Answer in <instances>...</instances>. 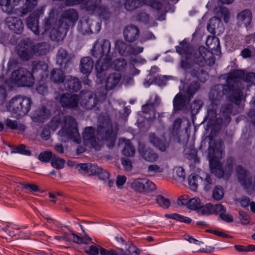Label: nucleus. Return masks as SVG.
<instances>
[{"mask_svg": "<svg viewBox=\"0 0 255 255\" xmlns=\"http://www.w3.org/2000/svg\"><path fill=\"white\" fill-rule=\"evenodd\" d=\"M199 88L200 84L199 82L196 81L191 83L186 91L188 97L189 98H192L195 93L199 90Z\"/></svg>", "mask_w": 255, "mask_h": 255, "instance_id": "8fccbe9b", "label": "nucleus"}, {"mask_svg": "<svg viewBox=\"0 0 255 255\" xmlns=\"http://www.w3.org/2000/svg\"><path fill=\"white\" fill-rule=\"evenodd\" d=\"M79 97V94L66 93L61 95L57 100L63 108L79 111L80 110Z\"/></svg>", "mask_w": 255, "mask_h": 255, "instance_id": "4468645a", "label": "nucleus"}, {"mask_svg": "<svg viewBox=\"0 0 255 255\" xmlns=\"http://www.w3.org/2000/svg\"><path fill=\"white\" fill-rule=\"evenodd\" d=\"M18 0H17V1ZM22 3L23 5L18 9V12H16L17 14L20 16L25 15L30 12L37 4V0H19Z\"/></svg>", "mask_w": 255, "mask_h": 255, "instance_id": "a878e982", "label": "nucleus"}, {"mask_svg": "<svg viewBox=\"0 0 255 255\" xmlns=\"http://www.w3.org/2000/svg\"><path fill=\"white\" fill-rule=\"evenodd\" d=\"M5 23L8 28L15 33L20 34L23 31V23L18 17L9 16L5 19Z\"/></svg>", "mask_w": 255, "mask_h": 255, "instance_id": "a211bd4d", "label": "nucleus"}, {"mask_svg": "<svg viewBox=\"0 0 255 255\" xmlns=\"http://www.w3.org/2000/svg\"><path fill=\"white\" fill-rule=\"evenodd\" d=\"M186 46H179L176 47V51L183 55L185 56V60H182L181 62V67L187 70L191 67L189 62L190 60H193L198 65L203 66L205 65L212 66L215 63L214 54L208 49L204 46L199 47L198 51L193 54L189 53L185 49Z\"/></svg>", "mask_w": 255, "mask_h": 255, "instance_id": "7ed1b4c3", "label": "nucleus"}, {"mask_svg": "<svg viewBox=\"0 0 255 255\" xmlns=\"http://www.w3.org/2000/svg\"><path fill=\"white\" fill-rule=\"evenodd\" d=\"M149 139L150 142L161 151H164L168 146V144L164 141L161 140L153 133L149 134Z\"/></svg>", "mask_w": 255, "mask_h": 255, "instance_id": "72a5a7b5", "label": "nucleus"}, {"mask_svg": "<svg viewBox=\"0 0 255 255\" xmlns=\"http://www.w3.org/2000/svg\"><path fill=\"white\" fill-rule=\"evenodd\" d=\"M10 80L12 83L18 87H31L34 82L32 73L22 68L12 72Z\"/></svg>", "mask_w": 255, "mask_h": 255, "instance_id": "9d476101", "label": "nucleus"}, {"mask_svg": "<svg viewBox=\"0 0 255 255\" xmlns=\"http://www.w3.org/2000/svg\"><path fill=\"white\" fill-rule=\"evenodd\" d=\"M24 47L18 50L17 53L19 57L23 60H28L34 55L32 50L31 40L26 38L23 41Z\"/></svg>", "mask_w": 255, "mask_h": 255, "instance_id": "412c9836", "label": "nucleus"}, {"mask_svg": "<svg viewBox=\"0 0 255 255\" xmlns=\"http://www.w3.org/2000/svg\"><path fill=\"white\" fill-rule=\"evenodd\" d=\"M174 172L175 175L178 177L182 181H184L185 177V172L183 168L181 167H176L174 169Z\"/></svg>", "mask_w": 255, "mask_h": 255, "instance_id": "680f3d73", "label": "nucleus"}, {"mask_svg": "<svg viewBox=\"0 0 255 255\" xmlns=\"http://www.w3.org/2000/svg\"><path fill=\"white\" fill-rule=\"evenodd\" d=\"M201 177H203L202 180V185L203 189L205 191H208L211 189L214 184V180L211 177V176L208 173L203 174Z\"/></svg>", "mask_w": 255, "mask_h": 255, "instance_id": "37998d69", "label": "nucleus"}, {"mask_svg": "<svg viewBox=\"0 0 255 255\" xmlns=\"http://www.w3.org/2000/svg\"><path fill=\"white\" fill-rule=\"evenodd\" d=\"M65 88L71 92H77L81 88V84L79 79L72 76H67L64 82Z\"/></svg>", "mask_w": 255, "mask_h": 255, "instance_id": "5701e85b", "label": "nucleus"}, {"mask_svg": "<svg viewBox=\"0 0 255 255\" xmlns=\"http://www.w3.org/2000/svg\"><path fill=\"white\" fill-rule=\"evenodd\" d=\"M121 250H107L99 245H92L86 253L90 255H120Z\"/></svg>", "mask_w": 255, "mask_h": 255, "instance_id": "6ab92c4d", "label": "nucleus"}, {"mask_svg": "<svg viewBox=\"0 0 255 255\" xmlns=\"http://www.w3.org/2000/svg\"><path fill=\"white\" fill-rule=\"evenodd\" d=\"M151 100L142 107V111L144 113H150L154 112L155 103H151Z\"/></svg>", "mask_w": 255, "mask_h": 255, "instance_id": "bf43d9fd", "label": "nucleus"}, {"mask_svg": "<svg viewBox=\"0 0 255 255\" xmlns=\"http://www.w3.org/2000/svg\"><path fill=\"white\" fill-rule=\"evenodd\" d=\"M197 152L196 149L193 146L190 149L188 148L185 149V154L187 155V158L189 159L195 160L196 158Z\"/></svg>", "mask_w": 255, "mask_h": 255, "instance_id": "052dcab7", "label": "nucleus"}, {"mask_svg": "<svg viewBox=\"0 0 255 255\" xmlns=\"http://www.w3.org/2000/svg\"><path fill=\"white\" fill-rule=\"evenodd\" d=\"M144 4L149 5L158 11L162 8V4L154 0H126L125 7L127 10L131 11Z\"/></svg>", "mask_w": 255, "mask_h": 255, "instance_id": "ddd939ff", "label": "nucleus"}, {"mask_svg": "<svg viewBox=\"0 0 255 255\" xmlns=\"http://www.w3.org/2000/svg\"><path fill=\"white\" fill-rule=\"evenodd\" d=\"M48 65L42 61H34L32 63V75H39L42 79L44 76L47 75V70Z\"/></svg>", "mask_w": 255, "mask_h": 255, "instance_id": "b1692460", "label": "nucleus"}, {"mask_svg": "<svg viewBox=\"0 0 255 255\" xmlns=\"http://www.w3.org/2000/svg\"><path fill=\"white\" fill-rule=\"evenodd\" d=\"M232 105L228 104L222 107L220 113V118L224 123H229L231 121L230 114L232 112Z\"/></svg>", "mask_w": 255, "mask_h": 255, "instance_id": "e433bc0d", "label": "nucleus"}, {"mask_svg": "<svg viewBox=\"0 0 255 255\" xmlns=\"http://www.w3.org/2000/svg\"><path fill=\"white\" fill-rule=\"evenodd\" d=\"M91 26V24L89 22L88 20H81L78 23V29L83 34L98 32L101 30V25L99 22L96 23V28L94 31L92 30Z\"/></svg>", "mask_w": 255, "mask_h": 255, "instance_id": "4be33fe9", "label": "nucleus"}, {"mask_svg": "<svg viewBox=\"0 0 255 255\" xmlns=\"http://www.w3.org/2000/svg\"><path fill=\"white\" fill-rule=\"evenodd\" d=\"M129 53L130 55H136L141 52H143V47L141 46H131Z\"/></svg>", "mask_w": 255, "mask_h": 255, "instance_id": "69168bd1", "label": "nucleus"}, {"mask_svg": "<svg viewBox=\"0 0 255 255\" xmlns=\"http://www.w3.org/2000/svg\"><path fill=\"white\" fill-rule=\"evenodd\" d=\"M94 62L90 57H85L81 59L80 71L83 74L88 76L91 72L93 68Z\"/></svg>", "mask_w": 255, "mask_h": 255, "instance_id": "c85d7f7f", "label": "nucleus"}, {"mask_svg": "<svg viewBox=\"0 0 255 255\" xmlns=\"http://www.w3.org/2000/svg\"><path fill=\"white\" fill-rule=\"evenodd\" d=\"M190 74L202 82H205L208 77L207 72L199 67H193L190 71Z\"/></svg>", "mask_w": 255, "mask_h": 255, "instance_id": "58836bf2", "label": "nucleus"}, {"mask_svg": "<svg viewBox=\"0 0 255 255\" xmlns=\"http://www.w3.org/2000/svg\"><path fill=\"white\" fill-rule=\"evenodd\" d=\"M79 170L89 175H96L101 170V168L97 165L90 163H80L77 166Z\"/></svg>", "mask_w": 255, "mask_h": 255, "instance_id": "cd10ccee", "label": "nucleus"}, {"mask_svg": "<svg viewBox=\"0 0 255 255\" xmlns=\"http://www.w3.org/2000/svg\"><path fill=\"white\" fill-rule=\"evenodd\" d=\"M201 205V201L199 198L190 199L187 207L192 210H198Z\"/></svg>", "mask_w": 255, "mask_h": 255, "instance_id": "6e6d98bb", "label": "nucleus"}, {"mask_svg": "<svg viewBox=\"0 0 255 255\" xmlns=\"http://www.w3.org/2000/svg\"><path fill=\"white\" fill-rule=\"evenodd\" d=\"M52 153L51 151H44L40 153L38 159L41 161L48 162L52 158Z\"/></svg>", "mask_w": 255, "mask_h": 255, "instance_id": "13d9d810", "label": "nucleus"}, {"mask_svg": "<svg viewBox=\"0 0 255 255\" xmlns=\"http://www.w3.org/2000/svg\"><path fill=\"white\" fill-rule=\"evenodd\" d=\"M136 19L139 21L147 22L149 21V16L145 12H141L137 14Z\"/></svg>", "mask_w": 255, "mask_h": 255, "instance_id": "774afa93", "label": "nucleus"}, {"mask_svg": "<svg viewBox=\"0 0 255 255\" xmlns=\"http://www.w3.org/2000/svg\"><path fill=\"white\" fill-rule=\"evenodd\" d=\"M212 204L210 203L204 205H200L197 212L202 215H208L213 214Z\"/></svg>", "mask_w": 255, "mask_h": 255, "instance_id": "09e8293b", "label": "nucleus"}, {"mask_svg": "<svg viewBox=\"0 0 255 255\" xmlns=\"http://www.w3.org/2000/svg\"><path fill=\"white\" fill-rule=\"evenodd\" d=\"M83 6L90 13L97 14L100 19L107 20L111 16L107 7L102 4L101 0H88Z\"/></svg>", "mask_w": 255, "mask_h": 255, "instance_id": "9b49d317", "label": "nucleus"}, {"mask_svg": "<svg viewBox=\"0 0 255 255\" xmlns=\"http://www.w3.org/2000/svg\"><path fill=\"white\" fill-rule=\"evenodd\" d=\"M50 114L49 111L45 106H42L34 112L32 119L34 122L42 123L49 117Z\"/></svg>", "mask_w": 255, "mask_h": 255, "instance_id": "bb28decb", "label": "nucleus"}, {"mask_svg": "<svg viewBox=\"0 0 255 255\" xmlns=\"http://www.w3.org/2000/svg\"><path fill=\"white\" fill-rule=\"evenodd\" d=\"M165 217L168 219L176 220L187 224H190L192 221L191 219L176 213L166 214Z\"/></svg>", "mask_w": 255, "mask_h": 255, "instance_id": "de8ad7c7", "label": "nucleus"}, {"mask_svg": "<svg viewBox=\"0 0 255 255\" xmlns=\"http://www.w3.org/2000/svg\"><path fill=\"white\" fill-rule=\"evenodd\" d=\"M203 177H200L195 174H191L188 177V184L190 189L195 191L197 190L199 181L202 180Z\"/></svg>", "mask_w": 255, "mask_h": 255, "instance_id": "c03bdc74", "label": "nucleus"}, {"mask_svg": "<svg viewBox=\"0 0 255 255\" xmlns=\"http://www.w3.org/2000/svg\"><path fill=\"white\" fill-rule=\"evenodd\" d=\"M77 11L73 8H70L63 11L61 15V20L57 22L54 19L52 24V30L50 32V38L53 41H60L65 37L69 26L73 25L78 19Z\"/></svg>", "mask_w": 255, "mask_h": 255, "instance_id": "20e7f679", "label": "nucleus"}, {"mask_svg": "<svg viewBox=\"0 0 255 255\" xmlns=\"http://www.w3.org/2000/svg\"><path fill=\"white\" fill-rule=\"evenodd\" d=\"M239 215L241 217V220L242 224L246 225L250 223V217L247 213L244 211H240Z\"/></svg>", "mask_w": 255, "mask_h": 255, "instance_id": "338daca9", "label": "nucleus"}, {"mask_svg": "<svg viewBox=\"0 0 255 255\" xmlns=\"http://www.w3.org/2000/svg\"><path fill=\"white\" fill-rule=\"evenodd\" d=\"M252 19V12L248 9L242 11L237 16L238 22L240 26L247 27L251 23Z\"/></svg>", "mask_w": 255, "mask_h": 255, "instance_id": "7c9ffc66", "label": "nucleus"}, {"mask_svg": "<svg viewBox=\"0 0 255 255\" xmlns=\"http://www.w3.org/2000/svg\"><path fill=\"white\" fill-rule=\"evenodd\" d=\"M216 13L218 16L223 18L224 21L228 23L230 17V12L229 9L224 6H220L216 8Z\"/></svg>", "mask_w": 255, "mask_h": 255, "instance_id": "a18cd8bd", "label": "nucleus"}, {"mask_svg": "<svg viewBox=\"0 0 255 255\" xmlns=\"http://www.w3.org/2000/svg\"><path fill=\"white\" fill-rule=\"evenodd\" d=\"M174 109L176 110L182 109L185 105V99L180 93L177 94L173 101Z\"/></svg>", "mask_w": 255, "mask_h": 255, "instance_id": "79ce46f5", "label": "nucleus"}, {"mask_svg": "<svg viewBox=\"0 0 255 255\" xmlns=\"http://www.w3.org/2000/svg\"><path fill=\"white\" fill-rule=\"evenodd\" d=\"M224 196V191L220 186H216L213 191V197L216 200H220Z\"/></svg>", "mask_w": 255, "mask_h": 255, "instance_id": "5fc2aeb1", "label": "nucleus"}, {"mask_svg": "<svg viewBox=\"0 0 255 255\" xmlns=\"http://www.w3.org/2000/svg\"><path fill=\"white\" fill-rule=\"evenodd\" d=\"M12 152L18 153L25 155H30L31 152L27 149L26 146L24 144H20L14 148Z\"/></svg>", "mask_w": 255, "mask_h": 255, "instance_id": "4d7b16f0", "label": "nucleus"}, {"mask_svg": "<svg viewBox=\"0 0 255 255\" xmlns=\"http://www.w3.org/2000/svg\"><path fill=\"white\" fill-rule=\"evenodd\" d=\"M138 151L141 157L146 161L154 162L159 158L158 154L152 149L147 147L143 144H139Z\"/></svg>", "mask_w": 255, "mask_h": 255, "instance_id": "f3484780", "label": "nucleus"}, {"mask_svg": "<svg viewBox=\"0 0 255 255\" xmlns=\"http://www.w3.org/2000/svg\"><path fill=\"white\" fill-rule=\"evenodd\" d=\"M111 42L106 39H98L93 45L91 53L97 59L96 68L99 73L103 72L110 67L117 71H121L127 65L126 61L122 58L115 60L112 63L114 54L111 53Z\"/></svg>", "mask_w": 255, "mask_h": 255, "instance_id": "f03ea898", "label": "nucleus"}, {"mask_svg": "<svg viewBox=\"0 0 255 255\" xmlns=\"http://www.w3.org/2000/svg\"><path fill=\"white\" fill-rule=\"evenodd\" d=\"M131 187L138 192L150 191L155 189L156 186L153 182L145 178H138L131 183Z\"/></svg>", "mask_w": 255, "mask_h": 255, "instance_id": "dca6fc26", "label": "nucleus"}, {"mask_svg": "<svg viewBox=\"0 0 255 255\" xmlns=\"http://www.w3.org/2000/svg\"><path fill=\"white\" fill-rule=\"evenodd\" d=\"M54 21V18L51 17L45 18L44 21L43 27L39 29L38 27V16L34 14H31L27 19V25L35 35H44L48 33L50 37V32L52 30V24Z\"/></svg>", "mask_w": 255, "mask_h": 255, "instance_id": "1a4fd4ad", "label": "nucleus"}, {"mask_svg": "<svg viewBox=\"0 0 255 255\" xmlns=\"http://www.w3.org/2000/svg\"><path fill=\"white\" fill-rule=\"evenodd\" d=\"M70 60V57L67 51L63 48H60L58 50L56 56L57 63L62 68L65 69L66 65L69 63Z\"/></svg>", "mask_w": 255, "mask_h": 255, "instance_id": "c756f323", "label": "nucleus"}, {"mask_svg": "<svg viewBox=\"0 0 255 255\" xmlns=\"http://www.w3.org/2000/svg\"><path fill=\"white\" fill-rule=\"evenodd\" d=\"M115 49L118 51L119 54L124 56H130V45L127 44L123 40H117L115 42Z\"/></svg>", "mask_w": 255, "mask_h": 255, "instance_id": "473e14b6", "label": "nucleus"}, {"mask_svg": "<svg viewBox=\"0 0 255 255\" xmlns=\"http://www.w3.org/2000/svg\"><path fill=\"white\" fill-rule=\"evenodd\" d=\"M79 96V107L81 106L86 110L92 109L99 102L96 95L90 91H82Z\"/></svg>", "mask_w": 255, "mask_h": 255, "instance_id": "f8f14e48", "label": "nucleus"}, {"mask_svg": "<svg viewBox=\"0 0 255 255\" xmlns=\"http://www.w3.org/2000/svg\"><path fill=\"white\" fill-rule=\"evenodd\" d=\"M4 123L7 128L13 130L23 131L26 128V127L23 124L15 120L6 119Z\"/></svg>", "mask_w": 255, "mask_h": 255, "instance_id": "a19ab883", "label": "nucleus"}, {"mask_svg": "<svg viewBox=\"0 0 255 255\" xmlns=\"http://www.w3.org/2000/svg\"><path fill=\"white\" fill-rule=\"evenodd\" d=\"M65 77L64 72L60 69L54 68L50 73V79L55 83H63L65 80Z\"/></svg>", "mask_w": 255, "mask_h": 255, "instance_id": "f704fd0d", "label": "nucleus"}, {"mask_svg": "<svg viewBox=\"0 0 255 255\" xmlns=\"http://www.w3.org/2000/svg\"><path fill=\"white\" fill-rule=\"evenodd\" d=\"M223 142L211 141L208 148V158L211 172L218 178L223 177L224 171L219 159L222 157Z\"/></svg>", "mask_w": 255, "mask_h": 255, "instance_id": "39448f33", "label": "nucleus"}, {"mask_svg": "<svg viewBox=\"0 0 255 255\" xmlns=\"http://www.w3.org/2000/svg\"><path fill=\"white\" fill-rule=\"evenodd\" d=\"M32 50L34 55H42L46 54L49 51V46L46 42H40L32 45Z\"/></svg>", "mask_w": 255, "mask_h": 255, "instance_id": "c9c22d12", "label": "nucleus"}, {"mask_svg": "<svg viewBox=\"0 0 255 255\" xmlns=\"http://www.w3.org/2000/svg\"><path fill=\"white\" fill-rule=\"evenodd\" d=\"M243 81L249 84V86L255 85V73L250 72L245 74L242 70H237L230 73L227 76L226 84H218L215 86L209 93V99L211 104L209 106L207 118L211 121L217 120L218 106L226 95V97L232 102L239 105L243 99L242 90L244 87Z\"/></svg>", "mask_w": 255, "mask_h": 255, "instance_id": "f257e3e1", "label": "nucleus"}, {"mask_svg": "<svg viewBox=\"0 0 255 255\" xmlns=\"http://www.w3.org/2000/svg\"><path fill=\"white\" fill-rule=\"evenodd\" d=\"M97 128L98 134L99 137L104 141L109 148L114 146L116 140L118 128L113 127L112 123L109 117L99 116Z\"/></svg>", "mask_w": 255, "mask_h": 255, "instance_id": "423d86ee", "label": "nucleus"}, {"mask_svg": "<svg viewBox=\"0 0 255 255\" xmlns=\"http://www.w3.org/2000/svg\"><path fill=\"white\" fill-rule=\"evenodd\" d=\"M155 38L154 35L151 32L147 31L142 35L140 41L141 43H143L147 40L154 39Z\"/></svg>", "mask_w": 255, "mask_h": 255, "instance_id": "e2e57ef3", "label": "nucleus"}, {"mask_svg": "<svg viewBox=\"0 0 255 255\" xmlns=\"http://www.w3.org/2000/svg\"><path fill=\"white\" fill-rule=\"evenodd\" d=\"M65 162L62 158L54 156L52 158L51 165L54 168L60 169L64 167Z\"/></svg>", "mask_w": 255, "mask_h": 255, "instance_id": "3c124183", "label": "nucleus"}, {"mask_svg": "<svg viewBox=\"0 0 255 255\" xmlns=\"http://www.w3.org/2000/svg\"><path fill=\"white\" fill-rule=\"evenodd\" d=\"M121 79L120 73H114L110 74L107 78L105 87L107 90L115 88L119 83Z\"/></svg>", "mask_w": 255, "mask_h": 255, "instance_id": "2f4dec72", "label": "nucleus"}, {"mask_svg": "<svg viewBox=\"0 0 255 255\" xmlns=\"http://www.w3.org/2000/svg\"><path fill=\"white\" fill-rule=\"evenodd\" d=\"M17 3V0H0V6L2 10L7 13L13 11V7Z\"/></svg>", "mask_w": 255, "mask_h": 255, "instance_id": "4c0bfd02", "label": "nucleus"}, {"mask_svg": "<svg viewBox=\"0 0 255 255\" xmlns=\"http://www.w3.org/2000/svg\"><path fill=\"white\" fill-rule=\"evenodd\" d=\"M123 33L124 38L127 41L133 42L138 38L140 30L136 26L131 24L124 28Z\"/></svg>", "mask_w": 255, "mask_h": 255, "instance_id": "aec40b11", "label": "nucleus"}, {"mask_svg": "<svg viewBox=\"0 0 255 255\" xmlns=\"http://www.w3.org/2000/svg\"><path fill=\"white\" fill-rule=\"evenodd\" d=\"M120 143H124L125 146L123 149V154L126 156H132L135 153V149L128 139H120Z\"/></svg>", "mask_w": 255, "mask_h": 255, "instance_id": "ea45409f", "label": "nucleus"}, {"mask_svg": "<svg viewBox=\"0 0 255 255\" xmlns=\"http://www.w3.org/2000/svg\"><path fill=\"white\" fill-rule=\"evenodd\" d=\"M32 104L30 98L18 96L11 99L6 105V108L14 116L21 117L29 112Z\"/></svg>", "mask_w": 255, "mask_h": 255, "instance_id": "6e6552de", "label": "nucleus"}, {"mask_svg": "<svg viewBox=\"0 0 255 255\" xmlns=\"http://www.w3.org/2000/svg\"><path fill=\"white\" fill-rule=\"evenodd\" d=\"M84 143L89 147L99 150L101 147L100 140L96 138L95 129L92 127H86L82 133Z\"/></svg>", "mask_w": 255, "mask_h": 255, "instance_id": "2eb2a0df", "label": "nucleus"}, {"mask_svg": "<svg viewBox=\"0 0 255 255\" xmlns=\"http://www.w3.org/2000/svg\"><path fill=\"white\" fill-rule=\"evenodd\" d=\"M221 20L220 18L217 16H214L211 18L209 21L207 25V29L208 31L211 34H215V29L216 27V25H218L220 23Z\"/></svg>", "mask_w": 255, "mask_h": 255, "instance_id": "49530a36", "label": "nucleus"}, {"mask_svg": "<svg viewBox=\"0 0 255 255\" xmlns=\"http://www.w3.org/2000/svg\"><path fill=\"white\" fill-rule=\"evenodd\" d=\"M213 214H219L220 215L222 213H225V208L221 204L212 205Z\"/></svg>", "mask_w": 255, "mask_h": 255, "instance_id": "0e129e2a", "label": "nucleus"}, {"mask_svg": "<svg viewBox=\"0 0 255 255\" xmlns=\"http://www.w3.org/2000/svg\"><path fill=\"white\" fill-rule=\"evenodd\" d=\"M238 179L241 184L246 189L250 188L252 183L250 176L247 171L241 166H239L237 168Z\"/></svg>", "mask_w": 255, "mask_h": 255, "instance_id": "393cba45", "label": "nucleus"}, {"mask_svg": "<svg viewBox=\"0 0 255 255\" xmlns=\"http://www.w3.org/2000/svg\"><path fill=\"white\" fill-rule=\"evenodd\" d=\"M164 169L161 166L156 164H151L147 167V173L151 175H153L157 173L162 172Z\"/></svg>", "mask_w": 255, "mask_h": 255, "instance_id": "864d4df0", "label": "nucleus"}, {"mask_svg": "<svg viewBox=\"0 0 255 255\" xmlns=\"http://www.w3.org/2000/svg\"><path fill=\"white\" fill-rule=\"evenodd\" d=\"M62 128L58 131L60 139L63 142L69 140L76 143L81 142V137L78 131L75 119L70 116H65L62 122Z\"/></svg>", "mask_w": 255, "mask_h": 255, "instance_id": "0eeeda50", "label": "nucleus"}, {"mask_svg": "<svg viewBox=\"0 0 255 255\" xmlns=\"http://www.w3.org/2000/svg\"><path fill=\"white\" fill-rule=\"evenodd\" d=\"M156 201L157 203L164 209L168 208L170 205V201L161 195H158L156 197Z\"/></svg>", "mask_w": 255, "mask_h": 255, "instance_id": "603ef678", "label": "nucleus"}]
</instances>
